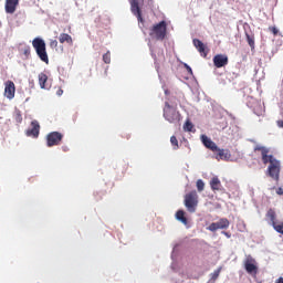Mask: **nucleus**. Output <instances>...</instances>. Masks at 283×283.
Wrapping results in <instances>:
<instances>
[{
	"mask_svg": "<svg viewBox=\"0 0 283 283\" xmlns=\"http://www.w3.org/2000/svg\"><path fill=\"white\" fill-rule=\"evenodd\" d=\"M170 143L175 149H178V138H176V136L170 137Z\"/></svg>",
	"mask_w": 283,
	"mask_h": 283,
	"instance_id": "cd10ccee",
	"label": "nucleus"
},
{
	"mask_svg": "<svg viewBox=\"0 0 283 283\" xmlns=\"http://www.w3.org/2000/svg\"><path fill=\"white\" fill-rule=\"evenodd\" d=\"M229 219L223 218L220 219L218 222H212L209 227H208V231H218V229H229Z\"/></svg>",
	"mask_w": 283,
	"mask_h": 283,
	"instance_id": "9b49d317",
	"label": "nucleus"
},
{
	"mask_svg": "<svg viewBox=\"0 0 283 283\" xmlns=\"http://www.w3.org/2000/svg\"><path fill=\"white\" fill-rule=\"evenodd\" d=\"M103 61L106 64L112 63V53L109 51H107L104 55H103Z\"/></svg>",
	"mask_w": 283,
	"mask_h": 283,
	"instance_id": "a878e982",
	"label": "nucleus"
},
{
	"mask_svg": "<svg viewBox=\"0 0 283 283\" xmlns=\"http://www.w3.org/2000/svg\"><path fill=\"white\" fill-rule=\"evenodd\" d=\"M61 140H63V134L59 132H52L46 135L48 147H55L56 145H61Z\"/></svg>",
	"mask_w": 283,
	"mask_h": 283,
	"instance_id": "0eeeda50",
	"label": "nucleus"
},
{
	"mask_svg": "<svg viewBox=\"0 0 283 283\" xmlns=\"http://www.w3.org/2000/svg\"><path fill=\"white\" fill-rule=\"evenodd\" d=\"M185 67L189 74H193V70H191V66H189L188 64H185Z\"/></svg>",
	"mask_w": 283,
	"mask_h": 283,
	"instance_id": "2f4dec72",
	"label": "nucleus"
},
{
	"mask_svg": "<svg viewBox=\"0 0 283 283\" xmlns=\"http://www.w3.org/2000/svg\"><path fill=\"white\" fill-rule=\"evenodd\" d=\"M275 283H283V277L280 276L279 279L275 280Z\"/></svg>",
	"mask_w": 283,
	"mask_h": 283,
	"instance_id": "c9c22d12",
	"label": "nucleus"
},
{
	"mask_svg": "<svg viewBox=\"0 0 283 283\" xmlns=\"http://www.w3.org/2000/svg\"><path fill=\"white\" fill-rule=\"evenodd\" d=\"M14 94H17V86L14 85V82L8 80L4 83V96L9 98V101H12Z\"/></svg>",
	"mask_w": 283,
	"mask_h": 283,
	"instance_id": "1a4fd4ad",
	"label": "nucleus"
},
{
	"mask_svg": "<svg viewBox=\"0 0 283 283\" xmlns=\"http://www.w3.org/2000/svg\"><path fill=\"white\" fill-rule=\"evenodd\" d=\"M245 39L251 50H255V34L245 31Z\"/></svg>",
	"mask_w": 283,
	"mask_h": 283,
	"instance_id": "aec40b11",
	"label": "nucleus"
},
{
	"mask_svg": "<svg viewBox=\"0 0 283 283\" xmlns=\"http://www.w3.org/2000/svg\"><path fill=\"white\" fill-rule=\"evenodd\" d=\"M201 142L207 149H210V151H218V145H216V143L207 135H201Z\"/></svg>",
	"mask_w": 283,
	"mask_h": 283,
	"instance_id": "f3484780",
	"label": "nucleus"
},
{
	"mask_svg": "<svg viewBox=\"0 0 283 283\" xmlns=\"http://www.w3.org/2000/svg\"><path fill=\"white\" fill-rule=\"evenodd\" d=\"M130 10L139 23H143V13L140 12V7L138 6V0H130Z\"/></svg>",
	"mask_w": 283,
	"mask_h": 283,
	"instance_id": "2eb2a0df",
	"label": "nucleus"
},
{
	"mask_svg": "<svg viewBox=\"0 0 283 283\" xmlns=\"http://www.w3.org/2000/svg\"><path fill=\"white\" fill-rule=\"evenodd\" d=\"M221 272H222V266L214 270L213 273L210 274V281L216 282V280H218V277H220Z\"/></svg>",
	"mask_w": 283,
	"mask_h": 283,
	"instance_id": "b1692460",
	"label": "nucleus"
},
{
	"mask_svg": "<svg viewBox=\"0 0 283 283\" xmlns=\"http://www.w3.org/2000/svg\"><path fill=\"white\" fill-rule=\"evenodd\" d=\"M276 193H277V196H283V188H282V187H279V188L276 189Z\"/></svg>",
	"mask_w": 283,
	"mask_h": 283,
	"instance_id": "473e14b6",
	"label": "nucleus"
},
{
	"mask_svg": "<svg viewBox=\"0 0 283 283\" xmlns=\"http://www.w3.org/2000/svg\"><path fill=\"white\" fill-rule=\"evenodd\" d=\"M176 219L181 222L182 224H189V221L187 220V217H185V210H178L176 212Z\"/></svg>",
	"mask_w": 283,
	"mask_h": 283,
	"instance_id": "412c9836",
	"label": "nucleus"
},
{
	"mask_svg": "<svg viewBox=\"0 0 283 283\" xmlns=\"http://www.w3.org/2000/svg\"><path fill=\"white\" fill-rule=\"evenodd\" d=\"M266 218L270 219V222H271L273 229L276 231V233H281V232H282V229H283V221H281V222L277 223L275 210L270 209V210L266 212Z\"/></svg>",
	"mask_w": 283,
	"mask_h": 283,
	"instance_id": "6e6552de",
	"label": "nucleus"
},
{
	"mask_svg": "<svg viewBox=\"0 0 283 283\" xmlns=\"http://www.w3.org/2000/svg\"><path fill=\"white\" fill-rule=\"evenodd\" d=\"M56 96H63V90L62 88H59L56 91Z\"/></svg>",
	"mask_w": 283,
	"mask_h": 283,
	"instance_id": "72a5a7b5",
	"label": "nucleus"
},
{
	"mask_svg": "<svg viewBox=\"0 0 283 283\" xmlns=\"http://www.w3.org/2000/svg\"><path fill=\"white\" fill-rule=\"evenodd\" d=\"M178 104L171 105L169 102L165 103L164 118L168 123H180V113L177 112Z\"/></svg>",
	"mask_w": 283,
	"mask_h": 283,
	"instance_id": "f03ea898",
	"label": "nucleus"
},
{
	"mask_svg": "<svg viewBox=\"0 0 283 283\" xmlns=\"http://www.w3.org/2000/svg\"><path fill=\"white\" fill-rule=\"evenodd\" d=\"M197 189L198 191H205V181L202 179L197 180Z\"/></svg>",
	"mask_w": 283,
	"mask_h": 283,
	"instance_id": "bb28decb",
	"label": "nucleus"
},
{
	"mask_svg": "<svg viewBox=\"0 0 283 283\" xmlns=\"http://www.w3.org/2000/svg\"><path fill=\"white\" fill-rule=\"evenodd\" d=\"M276 125H277V127L283 128V120H282V119H281V120H277V122H276Z\"/></svg>",
	"mask_w": 283,
	"mask_h": 283,
	"instance_id": "f704fd0d",
	"label": "nucleus"
},
{
	"mask_svg": "<svg viewBox=\"0 0 283 283\" xmlns=\"http://www.w3.org/2000/svg\"><path fill=\"white\" fill-rule=\"evenodd\" d=\"M269 30H270V32H272V34H274V36H277V34H279V30H277V28H275V27H270L269 28Z\"/></svg>",
	"mask_w": 283,
	"mask_h": 283,
	"instance_id": "c756f323",
	"label": "nucleus"
},
{
	"mask_svg": "<svg viewBox=\"0 0 283 283\" xmlns=\"http://www.w3.org/2000/svg\"><path fill=\"white\" fill-rule=\"evenodd\" d=\"M60 43H69V45H73L74 41L72 40V35L67 33H61L59 36Z\"/></svg>",
	"mask_w": 283,
	"mask_h": 283,
	"instance_id": "6ab92c4d",
	"label": "nucleus"
},
{
	"mask_svg": "<svg viewBox=\"0 0 283 283\" xmlns=\"http://www.w3.org/2000/svg\"><path fill=\"white\" fill-rule=\"evenodd\" d=\"M39 78V85L41 87V90H45V83H48V75L45 73H40L38 75Z\"/></svg>",
	"mask_w": 283,
	"mask_h": 283,
	"instance_id": "5701e85b",
	"label": "nucleus"
},
{
	"mask_svg": "<svg viewBox=\"0 0 283 283\" xmlns=\"http://www.w3.org/2000/svg\"><path fill=\"white\" fill-rule=\"evenodd\" d=\"M254 151H261L263 165H269V163L271 164V158H273V155H269V148L264 146H256Z\"/></svg>",
	"mask_w": 283,
	"mask_h": 283,
	"instance_id": "4468645a",
	"label": "nucleus"
},
{
	"mask_svg": "<svg viewBox=\"0 0 283 283\" xmlns=\"http://www.w3.org/2000/svg\"><path fill=\"white\" fill-rule=\"evenodd\" d=\"M149 36L156 39V41H165V36H167V22L163 20L159 23L154 24L149 31Z\"/></svg>",
	"mask_w": 283,
	"mask_h": 283,
	"instance_id": "7ed1b4c3",
	"label": "nucleus"
},
{
	"mask_svg": "<svg viewBox=\"0 0 283 283\" xmlns=\"http://www.w3.org/2000/svg\"><path fill=\"white\" fill-rule=\"evenodd\" d=\"M0 28H1V22H0Z\"/></svg>",
	"mask_w": 283,
	"mask_h": 283,
	"instance_id": "ea45409f",
	"label": "nucleus"
},
{
	"mask_svg": "<svg viewBox=\"0 0 283 283\" xmlns=\"http://www.w3.org/2000/svg\"><path fill=\"white\" fill-rule=\"evenodd\" d=\"M184 132H193V124L190 120H187L184 125Z\"/></svg>",
	"mask_w": 283,
	"mask_h": 283,
	"instance_id": "393cba45",
	"label": "nucleus"
},
{
	"mask_svg": "<svg viewBox=\"0 0 283 283\" xmlns=\"http://www.w3.org/2000/svg\"><path fill=\"white\" fill-rule=\"evenodd\" d=\"M210 187L212 191H220L222 182H220V179L218 177H212V179L210 180Z\"/></svg>",
	"mask_w": 283,
	"mask_h": 283,
	"instance_id": "a211bd4d",
	"label": "nucleus"
},
{
	"mask_svg": "<svg viewBox=\"0 0 283 283\" xmlns=\"http://www.w3.org/2000/svg\"><path fill=\"white\" fill-rule=\"evenodd\" d=\"M222 233H223L224 237L231 238V234H230L229 232H224V231H223Z\"/></svg>",
	"mask_w": 283,
	"mask_h": 283,
	"instance_id": "e433bc0d",
	"label": "nucleus"
},
{
	"mask_svg": "<svg viewBox=\"0 0 283 283\" xmlns=\"http://www.w3.org/2000/svg\"><path fill=\"white\" fill-rule=\"evenodd\" d=\"M33 49L36 52V55L43 63H50V57L48 56V50L45 46V41L41 38H34L32 41Z\"/></svg>",
	"mask_w": 283,
	"mask_h": 283,
	"instance_id": "f257e3e1",
	"label": "nucleus"
},
{
	"mask_svg": "<svg viewBox=\"0 0 283 283\" xmlns=\"http://www.w3.org/2000/svg\"><path fill=\"white\" fill-rule=\"evenodd\" d=\"M31 127L25 132V135L31 137V138H36L41 132V125L39 124L38 120H32L31 122Z\"/></svg>",
	"mask_w": 283,
	"mask_h": 283,
	"instance_id": "ddd939ff",
	"label": "nucleus"
},
{
	"mask_svg": "<svg viewBox=\"0 0 283 283\" xmlns=\"http://www.w3.org/2000/svg\"><path fill=\"white\" fill-rule=\"evenodd\" d=\"M217 153V160H227V158H229V150L220 149L218 147Z\"/></svg>",
	"mask_w": 283,
	"mask_h": 283,
	"instance_id": "4be33fe9",
	"label": "nucleus"
},
{
	"mask_svg": "<svg viewBox=\"0 0 283 283\" xmlns=\"http://www.w3.org/2000/svg\"><path fill=\"white\" fill-rule=\"evenodd\" d=\"M208 283H216V281H211V280H210Z\"/></svg>",
	"mask_w": 283,
	"mask_h": 283,
	"instance_id": "58836bf2",
	"label": "nucleus"
},
{
	"mask_svg": "<svg viewBox=\"0 0 283 283\" xmlns=\"http://www.w3.org/2000/svg\"><path fill=\"white\" fill-rule=\"evenodd\" d=\"M166 96H169V90L165 91Z\"/></svg>",
	"mask_w": 283,
	"mask_h": 283,
	"instance_id": "4c0bfd02",
	"label": "nucleus"
},
{
	"mask_svg": "<svg viewBox=\"0 0 283 283\" xmlns=\"http://www.w3.org/2000/svg\"><path fill=\"white\" fill-rule=\"evenodd\" d=\"M192 43L196 50H198L200 56H203V59H207V55L209 54V48H207V45L202 43V41H200L199 39H193Z\"/></svg>",
	"mask_w": 283,
	"mask_h": 283,
	"instance_id": "f8f14e48",
	"label": "nucleus"
},
{
	"mask_svg": "<svg viewBox=\"0 0 283 283\" xmlns=\"http://www.w3.org/2000/svg\"><path fill=\"white\" fill-rule=\"evenodd\" d=\"M268 171L270 178L277 180L280 178V160L275 159V157H271Z\"/></svg>",
	"mask_w": 283,
	"mask_h": 283,
	"instance_id": "423d86ee",
	"label": "nucleus"
},
{
	"mask_svg": "<svg viewBox=\"0 0 283 283\" xmlns=\"http://www.w3.org/2000/svg\"><path fill=\"white\" fill-rule=\"evenodd\" d=\"M30 52H31L30 46H27V48L23 50V54H24L25 56H30Z\"/></svg>",
	"mask_w": 283,
	"mask_h": 283,
	"instance_id": "7c9ffc66",
	"label": "nucleus"
},
{
	"mask_svg": "<svg viewBox=\"0 0 283 283\" xmlns=\"http://www.w3.org/2000/svg\"><path fill=\"white\" fill-rule=\"evenodd\" d=\"M213 65L214 67H227L229 65V56L226 54H217L213 56Z\"/></svg>",
	"mask_w": 283,
	"mask_h": 283,
	"instance_id": "9d476101",
	"label": "nucleus"
},
{
	"mask_svg": "<svg viewBox=\"0 0 283 283\" xmlns=\"http://www.w3.org/2000/svg\"><path fill=\"white\" fill-rule=\"evenodd\" d=\"M50 48H52V50H56V48H59V41L51 40L50 41Z\"/></svg>",
	"mask_w": 283,
	"mask_h": 283,
	"instance_id": "c85d7f7f",
	"label": "nucleus"
},
{
	"mask_svg": "<svg viewBox=\"0 0 283 283\" xmlns=\"http://www.w3.org/2000/svg\"><path fill=\"white\" fill-rule=\"evenodd\" d=\"M244 269L249 275H253L254 277L258 275V262L253 256H251V254H249L244 260Z\"/></svg>",
	"mask_w": 283,
	"mask_h": 283,
	"instance_id": "39448f33",
	"label": "nucleus"
},
{
	"mask_svg": "<svg viewBox=\"0 0 283 283\" xmlns=\"http://www.w3.org/2000/svg\"><path fill=\"white\" fill-rule=\"evenodd\" d=\"M17 6H19V0H6L4 10L7 14H14Z\"/></svg>",
	"mask_w": 283,
	"mask_h": 283,
	"instance_id": "dca6fc26",
	"label": "nucleus"
},
{
	"mask_svg": "<svg viewBox=\"0 0 283 283\" xmlns=\"http://www.w3.org/2000/svg\"><path fill=\"white\" fill-rule=\"evenodd\" d=\"M184 202L189 213H196V209H198V192L196 190H192L189 193H187L185 196Z\"/></svg>",
	"mask_w": 283,
	"mask_h": 283,
	"instance_id": "20e7f679",
	"label": "nucleus"
}]
</instances>
